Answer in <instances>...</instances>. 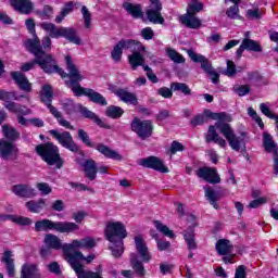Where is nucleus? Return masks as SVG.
<instances>
[{
  "label": "nucleus",
  "mask_w": 278,
  "mask_h": 278,
  "mask_svg": "<svg viewBox=\"0 0 278 278\" xmlns=\"http://www.w3.org/2000/svg\"><path fill=\"white\" fill-rule=\"evenodd\" d=\"M205 116L212 118L213 121H217L215 126L208 127V131L206 134V142H215V144H218V147L225 149L228 141L233 151H240V148L244 141L240 137L236 136L231 125L227 124L231 123V116H229L227 113H213L211 111H205ZM216 127L219 129L220 134L226 138L227 141L223 139L218 132H216Z\"/></svg>",
  "instance_id": "1"
},
{
  "label": "nucleus",
  "mask_w": 278,
  "mask_h": 278,
  "mask_svg": "<svg viewBox=\"0 0 278 278\" xmlns=\"http://www.w3.org/2000/svg\"><path fill=\"white\" fill-rule=\"evenodd\" d=\"M25 47L27 51L35 55V60L33 62H28L22 65L21 71L27 73V71L34 70V66L38 64L40 70L48 75L58 73V75H60L61 77H66V74L63 72V70L58 66V61H55L53 55L47 54L40 49V41H38V39H36L35 41L26 40Z\"/></svg>",
  "instance_id": "2"
},
{
  "label": "nucleus",
  "mask_w": 278,
  "mask_h": 278,
  "mask_svg": "<svg viewBox=\"0 0 278 278\" xmlns=\"http://www.w3.org/2000/svg\"><path fill=\"white\" fill-rule=\"evenodd\" d=\"M65 64L67 66L70 77V80L66 84L76 97L85 94V97H88L92 103H97L98 105H108V101L101 93L92 89L83 88L81 85H79V81L84 79V76L79 73L77 65H75L71 55L65 56Z\"/></svg>",
  "instance_id": "3"
},
{
  "label": "nucleus",
  "mask_w": 278,
  "mask_h": 278,
  "mask_svg": "<svg viewBox=\"0 0 278 278\" xmlns=\"http://www.w3.org/2000/svg\"><path fill=\"white\" fill-rule=\"evenodd\" d=\"M105 239L111 242L109 247L113 257H121L125 253V243L123 240L127 238V228L121 222H109L104 230Z\"/></svg>",
  "instance_id": "4"
},
{
  "label": "nucleus",
  "mask_w": 278,
  "mask_h": 278,
  "mask_svg": "<svg viewBox=\"0 0 278 278\" xmlns=\"http://www.w3.org/2000/svg\"><path fill=\"white\" fill-rule=\"evenodd\" d=\"M35 231H58L59 233H73L79 231V226L73 222H53L41 219L35 223Z\"/></svg>",
  "instance_id": "5"
},
{
  "label": "nucleus",
  "mask_w": 278,
  "mask_h": 278,
  "mask_svg": "<svg viewBox=\"0 0 278 278\" xmlns=\"http://www.w3.org/2000/svg\"><path fill=\"white\" fill-rule=\"evenodd\" d=\"M35 150L40 155L41 160L47 162L49 166L62 168L64 163L62 162V157H60V149L58 146L48 142L37 146Z\"/></svg>",
  "instance_id": "6"
},
{
  "label": "nucleus",
  "mask_w": 278,
  "mask_h": 278,
  "mask_svg": "<svg viewBox=\"0 0 278 278\" xmlns=\"http://www.w3.org/2000/svg\"><path fill=\"white\" fill-rule=\"evenodd\" d=\"M35 150L40 155L41 160L47 162L49 166L62 168L64 163L62 162V157H60V149L58 146L48 142L37 146Z\"/></svg>",
  "instance_id": "7"
},
{
  "label": "nucleus",
  "mask_w": 278,
  "mask_h": 278,
  "mask_svg": "<svg viewBox=\"0 0 278 278\" xmlns=\"http://www.w3.org/2000/svg\"><path fill=\"white\" fill-rule=\"evenodd\" d=\"M53 99V90L51 89V86L45 85L41 90V101L47 105V108L50 110V113L54 118H56L59 125L61 127H65V129H75L73 125H71V122L64 119L62 117V113L55 109V106L51 105V101Z\"/></svg>",
  "instance_id": "8"
},
{
  "label": "nucleus",
  "mask_w": 278,
  "mask_h": 278,
  "mask_svg": "<svg viewBox=\"0 0 278 278\" xmlns=\"http://www.w3.org/2000/svg\"><path fill=\"white\" fill-rule=\"evenodd\" d=\"M21 98H23V96H16L14 91L0 90V101H4V108L9 112H13V114H30L31 111L26 106L12 102V99L14 101H21Z\"/></svg>",
  "instance_id": "9"
},
{
  "label": "nucleus",
  "mask_w": 278,
  "mask_h": 278,
  "mask_svg": "<svg viewBox=\"0 0 278 278\" xmlns=\"http://www.w3.org/2000/svg\"><path fill=\"white\" fill-rule=\"evenodd\" d=\"M130 49H144V46L140 43V41H136L134 39H122L119 40L112 49L111 51V58L115 64H118L123 60V51L129 50Z\"/></svg>",
  "instance_id": "10"
},
{
  "label": "nucleus",
  "mask_w": 278,
  "mask_h": 278,
  "mask_svg": "<svg viewBox=\"0 0 278 278\" xmlns=\"http://www.w3.org/2000/svg\"><path fill=\"white\" fill-rule=\"evenodd\" d=\"M50 135L54 140L61 144L64 149H67L68 151H72V153H77L79 151V146L75 143V140H73V136L68 131L60 132L56 129L50 130Z\"/></svg>",
  "instance_id": "11"
},
{
  "label": "nucleus",
  "mask_w": 278,
  "mask_h": 278,
  "mask_svg": "<svg viewBox=\"0 0 278 278\" xmlns=\"http://www.w3.org/2000/svg\"><path fill=\"white\" fill-rule=\"evenodd\" d=\"M131 130L137 134L141 140H147V138H151L153 134V123H151V121L135 118L131 123Z\"/></svg>",
  "instance_id": "12"
},
{
  "label": "nucleus",
  "mask_w": 278,
  "mask_h": 278,
  "mask_svg": "<svg viewBox=\"0 0 278 278\" xmlns=\"http://www.w3.org/2000/svg\"><path fill=\"white\" fill-rule=\"evenodd\" d=\"M140 166L144 168H153V170H159V173H168V167L164 166V162L157 156H149L140 160Z\"/></svg>",
  "instance_id": "13"
},
{
  "label": "nucleus",
  "mask_w": 278,
  "mask_h": 278,
  "mask_svg": "<svg viewBox=\"0 0 278 278\" xmlns=\"http://www.w3.org/2000/svg\"><path fill=\"white\" fill-rule=\"evenodd\" d=\"M11 191L21 199H34L36 197V189L29 185H15L11 188Z\"/></svg>",
  "instance_id": "14"
},
{
  "label": "nucleus",
  "mask_w": 278,
  "mask_h": 278,
  "mask_svg": "<svg viewBox=\"0 0 278 278\" xmlns=\"http://www.w3.org/2000/svg\"><path fill=\"white\" fill-rule=\"evenodd\" d=\"M198 177L208 181V184H220V176L216 173V168L202 167L198 170Z\"/></svg>",
  "instance_id": "15"
},
{
  "label": "nucleus",
  "mask_w": 278,
  "mask_h": 278,
  "mask_svg": "<svg viewBox=\"0 0 278 278\" xmlns=\"http://www.w3.org/2000/svg\"><path fill=\"white\" fill-rule=\"evenodd\" d=\"M187 53L190 60H192V62L201 64V68L202 71H204V73H206V75L214 70V67H212V63L210 62V60H207V58H205L204 55L199 54L193 50H187Z\"/></svg>",
  "instance_id": "16"
},
{
  "label": "nucleus",
  "mask_w": 278,
  "mask_h": 278,
  "mask_svg": "<svg viewBox=\"0 0 278 278\" xmlns=\"http://www.w3.org/2000/svg\"><path fill=\"white\" fill-rule=\"evenodd\" d=\"M147 17L150 23L154 25H164V17L162 16V4H152V8L147 12Z\"/></svg>",
  "instance_id": "17"
},
{
  "label": "nucleus",
  "mask_w": 278,
  "mask_h": 278,
  "mask_svg": "<svg viewBox=\"0 0 278 278\" xmlns=\"http://www.w3.org/2000/svg\"><path fill=\"white\" fill-rule=\"evenodd\" d=\"M135 244L142 262L149 264V261L151 260V253H149V248L147 247L144 239H142V236L135 237Z\"/></svg>",
  "instance_id": "18"
},
{
  "label": "nucleus",
  "mask_w": 278,
  "mask_h": 278,
  "mask_svg": "<svg viewBox=\"0 0 278 278\" xmlns=\"http://www.w3.org/2000/svg\"><path fill=\"white\" fill-rule=\"evenodd\" d=\"M11 77L13 81L18 86L20 90L24 92H31V85L29 84V79L22 72H13L11 73Z\"/></svg>",
  "instance_id": "19"
},
{
  "label": "nucleus",
  "mask_w": 278,
  "mask_h": 278,
  "mask_svg": "<svg viewBox=\"0 0 278 278\" xmlns=\"http://www.w3.org/2000/svg\"><path fill=\"white\" fill-rule=\"evenodd\" d=\"M18 152L16 146L5 139L0 140V155L3 160H10L12 155Z\"/></svg>",
  "instance_id": "20"
},
{
  "label": "nucleus",
  "mask_w": 278,
  "mask_h": 278,
  "mask_svg": "<svg viewBox=\"0 0 278 278\" xmlns=\"http://www.w3.org/2000/svg\"><path fill=\"white\" fill-rule=\"evenodd\" d=\"M130 51H134L129 56H128V62L132 68V71H136L138 66H142L144 68V56L142 55V51H144V46L143 49H130Z\"/></svg>",
  "instance_id": "21"
},
{
  "label": "nucleus",
  "mask_w": 278,
  "mask_h": 278,
  "mask_svg": "<svg viewBox=\"0 0 278 278\" xmlns=\"http://www.w3.org/2000/svg\"><path fill=\"white\" fill-rule=\"evenodd\" d=\"M180 22L189 29H199L203 25V22L199 17H197V15H192L191 13H186L180 16Z\"/></svg>",
  "instance_id": "22"
},
{
  "label": "nucleus",
  "mask_w": 278,
  "mask_h": 278,
  "mask_svg": "<svg viewBox=\"0 0 278 278\" xmlns=\"http://www.w3.org/2000/svg\"><path fill=\"white\" fill-rule=\"evenodd\" d=\"M11 5L16 12H21V14H30L31 10H34L31 0H11Z\"/></svg>",
  "instance_id": "23"
},
{
  "label": "nucleus",
  "mask_w": 278,
  "mask_h": 278,
  "mask_svg": "<svg viewBox=\"0 0 278 278\" xmlns=\"http://www.w3.org/2000/svg\"><path fill=\"white\" fill-rule=\"evenodd\" d=\"M96 149L99 151V153H101V155H104V157H106L108 160H116L117 162H121V160H123V155L103 143L97 144Z\"/></svg>",
  "instance_id": "24"
},
{
  "label": "nucleus",
  "mask_w": 278,
  "mask_h": 278,
  "mask_svg": "<svg viewBox=\"0 0 278 278\" xmlns=\"http://www.w3.org/2000/svg\"><path fill=\"white\" fill-rule=\"evenodd\" d=\"M21 278H42L38 266L31 263H25L22 266Z\"/></svg>",
  "instance_id": "25"
},
{
  "label": "nucleus",
  "mask_w": 278,
  "mask_h": 278,
  "mask_svg": "<svg viewBox=\"0 0 278 278\" xmlns=\"http://www.w3.org/2000/svg\"><path fill=\"white\" fill-rule=\"evenodd\" d=\"M80 114L85 118H89L90 121H93V123H96L98 127H101L102 129H110V125L105 124V122H103V119L98 117V115H96L94 112L86 109L85 106L80 108Z\"/></svg>",
  "instance_id": "26"
},
{
  "label": "nucleus",
  "mask_w": 278,
  "mask_h": 278,
  "mask_svg": "<svg viewBox=\"0 0 278 278\" xmlns=\"http://www.w3.org/2000/svg\"><path fill=\"white\" fill-rule=\"evenodd\" d=\"M40 27L49 34V38H62V30L64 27H58L53 23L43 22L40 24Z\"/></svg>",
  "instance_id": "27"
},
{
  "label": "nucleus",
  "mask_w": 278,
  "mask_h": 278,
  "mask_svg": "<svg viewBox=\"0 0 278 278\" xmlns=\"http://www.w3.org/2000/svg\"><path fill=\"white\" fill-rule=\"evenodd\" d=\"M215 249L218 255H229V253H233V243L227 239H219L216 242Z\"/></svg>",
  "instance_id": "28"
},
{
  "label": "nucleus",
  "mask_w": 278,
  "mask_h": 278,
  "mask_svg": "<svg viewBox=\"0 0 278 278\" xmlns=\"http://www.w3.org/2000/svg\"><path fill=\"white\" fill-rule=\"evenodd\" d=\"M116 97L124 101V103H128L130 105H138V98L136 94L125 90V89H117L115 91Z\"/></svg>",
  "instance_id": "29"
},
{
  "label": "nucleus",
  "mask_w": 278,
  "mask_h": 278,
  "mask_svg": "<svg viewBox=\"0 0 278 278\" xmlns=\"http://www.w3.org/2000/svg\"><path fill=\"white\" fill-rule=\"evenodd\" d=\"M1 262L5 264L9 277H14V254L12 253V251H4L1 257Z\"/></svg>",
  "instance_id": "30"
},
{
  "label": "nucleus",
  "mask_w": 278,
  "mask_h": 278,
  "mask_svg": "<svg viewBox=\"0 0 278 278\" xmlns=\"http://www.w3.org/2000/svg\"><path fill=\"white\" fill-rule=\"evenodd\" d=\"M26 208L28 212H31L33 214H40L45 207H47V200L39 199L38 201L30 200L26 202Z\"/></svg>",
  "instance_id": "31"
},
{
  "label": "nucleus",
  "mask_w": 278,
  "mask_h": 278,
  "mask_svg": "<svg viewBox=\"0 0 278 278\" xmlns=\"http://www.w3.org/2000/svg\"><path fill=\"white\" fill-rule=\"evenodd\" d=\"M61 38H66V40L73 42V45H81V39L77 36V30L74 28L63 27Z\"/></svg>",
  "instance_id": "32"
},
{
  "label": "nucleus",
  "mask_w": 278,
  "mask_h": 278,
  "mask_svg": "<svg viewBox=\"0 0 278 278\" xmlns=\"http://www.w3.org/2000/svg\"><path fill=\"white\" fill-rule=\"evenodd\" d=\"M85 175L90 181L97 179V162L92 160H87L84 163Z\"/></svg>",
  "instance_id": "33"
},
{
  "label": "nucleus",
  "mask_w": 278,
  "mask_h": 278,
  "mask_svg": "<svg viewBox=\"0 0 278 278\" xmlns=\"http://www.w3.org/2000/svg\"><path fill=\"white\" fill-rule=\"evenodd\" d=\"M123 8L128 14H130V16H132V18H141L142 7L140 4L124 2Z\"/></svg>",
  "instance_id": "34"
},
{
  "label": "nucleus",
  "mask_w": 278,
  "mask_h": 278,
  "mask_svg": "<svg viewBox=\"0 0 278 278\" xmlns=\"http://www.w3.org/2000/svg\"><path fill=\"white\" fill-rule=\"evenodd\" d=\"M263 144L267 153H278L277 143L268 132L263 134Z\"/></svg>",
  "instance_id": "35"
},
{
  "label": "nucleus",
  "mask_w": 278,
  "mask_h": 278,
  "mask_svg": "<svg viewBox=\"0 0 278 278\" xmlns=\"http://www.w3.org/2000/svg\"><path fill=\"white\" fill-rule=\"evenodd\" d=\"M45 244L50 247V249H55L56 251L62 249L64 251V244H62V240L53 233H48L45 237Z\"/></svg>",
  "instance_id": "36"
},
{
  "label": "nucleus",
  "mask_w": 278,
  "mask_h": 278,
  "mask_svg": "<svg viewBox=\"0 0 278 278\" xmlns=\"http://www.w3.org/2000/svg\"><path fill=\"white\" fill-rule=\"evenodd\" d=\"M185 242L189 251H197V240L194 239V230L189 229L184 232Z\"/></svg>",
  "instance_id": "37"
},
{
  "label": "nucleus",
  "mask_w": 278,
  "mask_h": 278,
  "mask_svg": "<svg viewBox=\"0 0 278 278\" xmlns=\"http://www.w3.org/2000/svg\"><path fill=\"white\" fill-rule=\"evenodd\" d=\"M130 264L132 269L135 270V273H137V275H139V277H144V265H142V262L138 260L137 254H130Z\"/></svg>",
  "instance_id": "38"
},
{
  "label": "nucleus",
  "mask_w": 278,
  "mask_h": 278,
  "mask_svg": "<svg viewBox=\"0 0 278 278\" xmlns=\"http://www.w3.org/2000/svg\"><path fill=\"white\" fill-rule=\"evenodd\" d=\"M243 45V48L247 50V51H254L256 53H260L262 52V47L260 46V43L255 40H252V39H249V38H245L242 40V43Z\"/></svg>",
  "instance_id": "39"
},
{
  "label": "nucleus",
  "mask_w": 278,
  "mask_h": 278,
  "mask_svg": "<svg viewBox=\"0 0 278 278\" xmlns=\"http://www.w3.org/2000/svg\"><path fill=\"white\" fill-rule=\"evenodd\" d=\"M204 190L207 201H210L211 205H213L215 210H218V203H216V201H218V193H216V191L211 187H205Z\"/></svg>",
  "instance_id": "40"
},
{
  "label": "nucleus",
  "mask_w": 278,
  "mask_h": 278,
  "mask_svg": "<svg viewBox=\"0 0 278 278\" xmlns=\"http://www.w3.org/2000/svg\"><path fill=\"white\" fill-rule=\"evenodd\" d=\"M154 227L157 229V231L163 233V236H166L167 238L170 239L175 238V232L170 230V228H168V226L164 225L162 222L155 220Z\"/></svg>",
  "instance_id": "41"
},
{
  "label": "nucleus",
  "mask_w": 278,
  "mask_h": 278,
  "mask_svg": "<svg viewBox=\"0 0 278 278\" xmlns=\"http://www.w3.org/2000/svg\"><path fill=\"white\" fill-rule=\"evenodd\" d=\"M73 8H75L73 2H67L64 5V8L62 9V11L60 12V14L56 15L55 23H62L64 21V18H66V16H68V14H71V12H73Z\"/></svg>",
  "instance_id": "42"
},
{
  "label": "nucleus",
  "mask_w": 278,
  "mask_h": 278,
  "mask_svg": "<svg viewBox=\"0 0 278 278\" xmlns=\"http://www.w3.org/2000/svg\"><path fill=\"white\" fill-rule=\"evenodd\" d=\"M166 53L169 60H172V62H175V64H184L186 62V59L184 58V55L179 54V52H177L173 48H168L166 50Z\"/></svg>",
  "instance_id": "43"
},
{
  "label": "nucleus",
  "mask_w": 278,
  "mask_h": 278,
  "mask_svg": "<svg viewBox=\"0 0 278 278\" xmlns=\"http://www.w3.org/2000/svg\"><path fill=\"white\" fill-rule=\"evenodd\" d=\"M9 220H11L12 223H15V225H22L24 227H27L31 225V223H34L31 218L25 217V216H18V215H10Z\"/></svg>",
  "instance_id": "44"
},
{
  "label": "nucleus",
  "mask_w": 278,
  "mask_h": 278,
  "mask_svg": "<svg viewBox=\"0 0 278 278\" xmlns=\"http://www.w3.org/2000/svg\"><path fill=\"white\" fill-rule=\"evenodd\" d=\"M3 136L8 138V140H16L18 139V132L14 127L4 125L2 126Z\"/></svg>",
  "instance_id": "45"
},
{
  "label": "nucleus",
  "mask_w": 278,
  "mask_h": 278,
  "mask_svg": "<svg viewBox=\"0 0 278 278\" xmlns=\"http://www.w3.org/2000/svg\"><path fill=\"white\" fill-rule=\"evenodd\" d=\"M81 14L85 23L86 29H90L92 27V13L88 10V7H81Z\"/></svg>",
  "instance_id": "46"
},
{
  "label": "nucleus",
  "mask_w": 278,
  "mask_h": 278,
  "mask_svg": "<svg viewBox=\"0 0 278 278\" xmlns=\"http://www.w3.org/2000/svg\"><path fill=\"white\" fill-rule=\"evenodd\" d=\"M125 111H123L119 106L111 105L106 109V116L109 118H121Z\"/></svg>",
  "instance_id": "47"
},
{
  "label": "nucleus",
  "mask_w": 278,
  "mask_h": 278,
  "mask_svg": "<svg viewBox=\"0 0 278 278\" xmlns=\"http://www.w3.org/2000/svg\"><path fill=\"white\" fill-rule=\"evenodd\" d=\"M172 90L182 92V94H191L190 87L184 83H173L170 86Z\"/></svg>",
  "instance_id": "48"
},
{
  "label": "nucleus",
  "mask_w": 278,
  "mask_h": 278,
  "mask_svg": "<svg viewBox=\"0 0 278 278\" xmlns=\"http://www.w3.org/2000/svg\"><path fill=\"white\" fill-rule=\"evenodd\" d=\"M260 110L262 112V114H264L265 116H267V118H271L273 121H275L276 118H278V115L273 113V111H270V106L268 104V102L266 103H261L260 104Z\"/></svg>",
  "instance_id": "49"
},
{
  "label": "nucleus",
  "mask_w": 278,
  "mask_h": 278,
  "mask_svg": "<svg viewBox=\"0 0 278 278\" xmlns=\"http://www.w3.org/2000/svg\"><path fill=\"white\" fill-rule=\"evenodd\" d=\"M185 149H186V147H184L181 144V142L173 141L167 153H168V155H170V157H173V155H175L176 153H179L181 151H185Z\"/></svg>",
  "instance_id": "50"
},
{
  "label": "nucleus",
  "mask_w": 278,
  "mask_h": 278,
  "mask_svg": "<svg viewBox=\"0 0 278 278\" xmlns=\"http://www.w3.org/2000/svg\"><path fill=\"white\" fill-rule=\"evenodd\" d=\"M26 27L29 31V34H31L34 36V39H31V42L38 40V42H40V39L38 38V35H36V22H34L33 18L26 20ZM30 40V39H28Z\"/></svg>",
  "instance_id": "51"
},
{
  "label": "nucleus",
  "mask_w": 278,
  "mask_h": 278,
  "mask_svg": "<svg viewBox=\"0 0 278 278\" xmlns=\"http://www.w3.org/2000/svg\"><path fill=\"white\" fill-rule=\"evenodd\" d=\"M78 138L86 144V147L93 148L94 143L90 140V136L84 129H78Z\"/></svg>",
  "instance_id": "52"
},
{
  "label": "nucleus",
  "mask_w": 278,
  "mask_h": 278,
  "mask_svg": "<svg viewBox=\"0 0 278 278\" xmlns=\"http://www.w3.org/2000/svg\"><path fill=\"white\" fill-rule=\"evenodd\" d=\"M226 16L228 18H239L241 20L242 16H240V9L238 8V4H235L226 10Z\"/></svg>",
  "instance_id": "53"
},
{
  "label": "nucleus",
  "mask_w": 278,
  "mask_h": 278,
  "mask_svg": "<svg viewBox=\"0 0 278 278\" xmlns=\"http://www.w3.org/2000/svg\"><path fill=\"white\" fill-rule=\"evenodd\" d=\"M266 203H268V198L266 197H262L255 200H252L248 207H250L251 210H257V207L262 206V205H266Z\"/></svg>",
  "instance_id": "54"
},
{
  "label": "nucleus",
  "mask_w": 278,
  "mask_h": 278,
  "mask_svg": "<svg viewBox=\"0 0 278 278\" xmlns=\"http://www.w3.org/2000/svg\"><path fill=\"white\" fill-rule=\"evenodd\" d=\"M233 92H236V94L239 97H245V94L251 92V87L248 85H237L233 87Z\"/></svg>",
  "instance_id": "55"
},
{
  "label": "nucleus",
  "mask_w": 278,
  "mask_h": 278,
  "mask_svg": "<svg viewBox=\"0 0 278 278\" xmlns=\"http://www.w3.org/2000/svg\"><path fill=\"white\" fill-rule=\"evenodd\" d=\"M203 10V3L201 2H192L188 5L187 14H192L195 16L198 12H201Z\"/></svg>",
  "instance_id": "56"
},
{
  "label": "nucleus",
  "mask_w": 278,
  "mask_h": 278,
  "mask_svg": "<svg viewBox=\"0 0 278 278\" xmlns=\"http://www.w3.org/2000/svg\"><path fill=\"white\" fill-rule=\"evenodd\" d=\"M248 114L249 116H251V118H253V121H255V123L258 124V127H261V129H264V122L262 121V117L257 115V112L253 108L248 109Z\"/></svg>",
  "instance_id": "57"
},
{
  "label": "nucleus",
  "mask_w": 278,
  "mask_h": 278,
  "mask_svg": "<svg viewBox=\"0 0 278 278\" xmlns=\"http://www.w3.org/2000/svg\"><path fill=\"white\" fill-rule=\"evenodd\" d=\"M262 11H260L258 9H249L247 11V18H250L252 21H260V18H262Z\"/></svg>",
  "instance_id": "58"
},
{
  "label": "nucleus",
  "mask_w": 278,
  "mask_h": 278,
  "mask_svg": "<svg viewBox=\"0 0 278 278\" xmlns=\"http://www.w3.org/2000/svg\"><path fill=\"white\" fill-rule=\"evenodd\" d=\"M40 50L43 51V53H47V51H51V37L45 36L41 40V46L39 41Z\"/></svg>",
  "instance_id": "59"
},
{
  "label": "nucleus",
  "mask_w": 278,
  "mask_h": 278,
  "mask_svg": "<svg viewBox=\"0 0 278 278\" xmlns=\"http://www.w3.org/2000/svg\"><path fill=\"white\" fill-rule=\"evenodd\" d=\"M37 189L39 190V192H41L43 197H47V194H51V187L49 186V184L38 182Z\"/></svg>",
  "instance_id": "60"
},
{
  "label": "nucleus",
  "mask_w": 278,
  "mask_h": 278,
  "mask_svg": "<svg viewBox=\"0 0 278 278\" xmlns=\"http://www.w3.org/2000/svg\"><path fill=\"white\" fill-rule=\"evenodd\" d=\"M236 73H238V71L236 70V63H233V61H227V70L225 72V75H227V77H233V75H236Z\"/></svg>",
  "instance_id": "61"
},
{
  "label": "nucleus",
  "mask_w": 278,
  "mask_h": 278,
  "mask_svg": "<svg viewBox=\"0 0 278 278\" xmlns=\"http://www.w3.org/2000/svg\"><path fill=\"white\" fill-rule=\"evenodd\" d=\"M143 71L147 73V77L150 81H152V84H157V76L155 75V73H153V70H151L149 65L143 66Z\"/></svg>",
  "instance_id": "62"
},
{
  "label": "nucleus",
  "mask_w": 278,
  "mask_h": 278,
  "mask_svg": "<svg viewBox=\"0 0 278 278\" xmlns=\"http://www.w3.org/2000/svg\"><path fill=\"white\" fill-rule=\"evenodd\" d=\"M83 247L87 250L94 249V247H97V241L90 237H86L83 239Z\"/></svg>",
  "instance_id": "63"
},
{
  "label": "nucleus",
  "mask_w": 278,
  "mask_h": 278,
  "mask_svg": "<svg viewBox=\"0 0 278 278\" xmlns=\"http://www.w3.org/2000/svg\"><path fill=\"white\" fill-rule=\"evenodd\" d=\"M141 36L142 38H144V40H152L155 34L153 33V29L151 27H146L141 30Z\"/></svg>",
  "instance_id": "64"
}]
</instances>
